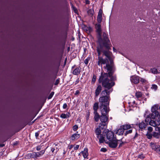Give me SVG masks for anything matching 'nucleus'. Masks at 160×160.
<instances>
[{"label":"nucleus","instance_id":"nucleus-1","mask_svg":"<svg viewBox=\"0 0 160 160\" xmlns=\"http://www.w3.org/2000/svg\"><path fill=\"white\" fill-rule=\"evenodd\" d=\"M104 68L107 70V73H101L98 80L99 83H102L103 87L108 89L111 88L115 85L113 82L110 80V78L112 75L114 71L112 66L110 65L107 64Z\"/></svg>","mask_w":160,"mask_h":160},{"label":"nucleus","instance_id":"nucleus-2","mask_svg":"<svg viewBox=\"0 0 160 160\" xmlns=\"http://www.w3.org/2000/svg\"><path fill=\"white\" fill-rule=\"evenodd\" d=\"M109 109H105V108L101 109L102 115L100 116V120L101 122L100 125L104 126V127H107V125L108 123V116L107 115L108 114Z\"/></svg>","mask_w":160,"mask_h":160},{"label":"nucleus","instance_id":"nucleus-3","mask_svg":"<svg viewBox=\"0 0 160 160\" xmlns=\"http://www.w3.org/2000/svg\"><path fill=\"white\" fill-rule=\"evenodd\" d=\"M109 96L107 95H103L100 97L99 101L101 104L100 106L101 109H102V108H105V109H109L108 107L109 104Z\"/></svg>","mask_w":160,"mask_h":160},{"label":"nucleus","instance_id":"nucleus-4","mask_svg":"<svg viewBox=\"0 0 160 160\" xmlns=\"http://www.w3.org/2000/svg\"><path fill=\"white\" fill-rule=\"evenodd\" d=\"M108 35L105 32L103 33V39L102 38V41L100 42L98 41L100 44H102L103 46L108 49H111L112 46L110 41L108 37Z\"/></svg>","mask_w":160,"mask_h":160},{"label":"nucleus","instance_id":"nucleus-5","mask_svg":"<svg viewBox=\"0 0 160 160\" xmlns=\"http://www.w3.org/2000/svg\"><path fill=\"white\" fill-rule=\"evenodd\" d=\"M107 49V50H104V47L102 45H100L97 47V50L98 56H100L101 53L102 52L103 55L106 56L109 60H110L112 53L109 51V49H107Z\"/></svg>","mask_w":160,"mask_h":160},{"label":"nucleus","instance_id":"nucleus-6","mask_svg":"<svg viewBox=\"0 0 160 160\" xmlns=\"http://www.w3.org/2000/svg\"><path fill=\"white\" fill-rule=\"evenodd\" d=\"M158 105H155L151 108L152 113L150 114L151 118L155 119L156 118L158 117L159 115L158 112Z\"/></svg>","mask_w":160,"mask_h":160},{"label":"nucleus","instance_id":"nucleus-7","mask_svg":"<svg viewBox=\"0 0 160 160\" xmlns=\"http://www.w3.org/2000/svg\"><path fill=\"white\" fill-rule=\"evenodd\" d=\"M110 142L109 143V145L110 147L112 148H115L118 145V143H120L119 147H120L124 144L123 142L120 140H117L115 139L113 140L109 141Z\"/></svg>","mask_w":160,"mask_h":160},{"label":"nucleus","instance_id":"nucleus-8","mask_svg":"<svg viewBox=\"0 0 160 160\" xmlns=\"http://www.w3.org/2000/svg\"><path fill=\"white\" fill-rule=\"evenodd\" d=\"M101 27V25L100 23H98L95 25V28L98 34V40L100 42L102 40L101 38L102 29Z\"/></svg>","mask_w":160,"mask_h":160},{"label":"nucleus","instance_id":"nucleus-9","mask_svg":"<svg viewBox=\"0 0 160 160\" xmlns=\"http://www.w3.org/2000/svg\"><path fill=\"white\" fill-rule=\"evenodd\" d=\"M60 145L58 143L52 144L51 147V151L54 154H56L60 148Z\"/></svg>","mask_w":160,"mask_h":160},{"label":"nucleus","instance_id":"nucleus-10","mask_svg":"<svg viewBox=\"0 0 160 160\" xmlns=\"http://www.w3.org/2000/svg\"><path fill=\"white\" fill-rule=\"evenodd\" d=\"M150 146L153 150L160 154V146L159 145L156 143L151 142Z\"/></svg>","mask_w":160,"mask_h":160},{"label":"nucleus","instance_id":"nucleus-11","mask_svg":"<svg viewBox=\"0 0 160 160\" xmlns=\"http://www.w3.org/2000/svg\"><path fill=\"white\" fill-rule=\"evenodd\" d=\"M98 65L99 66H101V67L102 65V64H106V66L107 64L109 65L108 64V60L107 59H104L102 58V57H100V56H98Z\"/></svg>","mask_w":160,"mask_h":160},{"label":"nucleus","instance_id":"nucleus-12","mask_svg":"<svg viewBox=\"0 0 160 160\" xmlns=\"http://www.w3.org/2000/svg\"><path fill=\"white\" fill-rule=\"evenodd\" d=\"M107 138L109 141H112L116 139V138L114 137L113 132L111 131H109L108 132L107 134Z\"/></svg>","mask_w":160,"mask_h":160},{"label":"nucleus","instance_id":"nucleus-13","mask_svg":"<svg viewBox=\"0 0 160 160\" xmlns=\"http://www.w3.org/2000/svg\"><path fill=\"white\" fill-rule=\"evenodd\" d=\"M130 81L132 83L137 84L139 82L140 78L137 76H132L130 77Z\"/></svg>","mask_w":160,"mask_h":160},{"label":"nucleus","instance_id":"nucleus-14","mask_svg":"<svg viewBox=\"0 0 160 160\" xmlns=\"http://www.w3.org/2000/svg\"><path fill=\"white\" fill-rule=\"evenodd\" d=\"M149 124L151 126L155 127L160 125V122L158 120H150L149 122Z\"/></svg>","mask_w":160,"mask_h":160},{"label":"nucleus","instance_id":"nucleus-15","mask_svg":"<svg viewBox=\"0 0 160 160\" xmlns=\"http://www.w3.org/2000/svg\"><path fill=\"white\" fill-rule=\"evenodd\" d=\"M106 128V127H104V126L99 124V127L97 128L95 130V132L97 135L98 136L99 135H101V129H102Z\"/></svg>","mask_w":160,"mask_h":160},{"label":"nucleus","instance_id":"nucleus-16","mask_svg":"<svg viewBox=\"0 0 160 160\" xmlns=\"http://www.w3.org/2000/svg\"><path fill=\"white\" fill-rule=\"evenodd\" d=\"M88 150L87 148H84L83 151H82L81 153L82 155L83 158H88Z\"/></svg>","mask_w":160,"mask_h":160},{"label":"nucleus","instance_id":"nucleus-17","mask_svg":"<svg viewBox=\"0 0 160 160\" xmlns=\"http://www.w3.org/2000/svg\"><path fill=\"white\" fill-rule=\"evenodd\" d=\"M102 90V87L101 85H98L95 91V96L96 97H98L101 92Z\"/></svg>","mask_w":160,"mask_h":160},{"label":"nucleus","instance_id":"nucleus-18","mask_svg":"<svg viewBox=\"0 0 160 160\" xmlns=\"http://www.w3.org/2000/svg\"><path fill=\"white\" fill-rule=\"evenodd\" d=\"M102 11L100 10L97 16V21L98 23H100L102 21Z\"/></svg>","mask_w":160,"mask_h":160},{"label":"nucleus","instance_id":"nucleus-19","mask_svg":"<svg viewBox=\"0 0 160 160\" xmlns=\"http://www.w3.org/2000/svg\"><path fill=\"white\" fill-rule=\"evenodd\" d=\"M45 150H42L40 152H35V158H37L42 156L44 153Z\"/></svg>","mask_w":160,"mask_h":160},{"label":"nucleus","instance_id":"nucleus-20","mask_svg":"<svg viewBox=\"0 0 160 160\" xmlns=\"http://www.w3.org/2000/svg\"><path fill=\"white\" fill-rule=\"evenodd\" d=\"M97 138L99 140V142L100 143H103L104 141V135L101 134L97 136Z\"/></svg>","mask_w":160,"mask_h":160},{"label":"nucleus","instance_id":"nucleus-21","mask_svg":"<svg viewBox=\"0 0 160 160\" xmlns=\"http://www.w3.org/2000/svg\"><path fill=\"white\" fill-rule=\"evenodd\" d=\"M121 127H122L123 128L124 130H127L133 128V124H126L121 126Z\"/></svg>","mask_w":160,"mask_h":160},{"label":"nucleus","instance_id":"nucleus-22","mask_svg":"<svg viewBox=\"0 0 160 160\" xmlns=\"http://www.w3.org/2000/svg\"><path fill=\"white\" fill-rule=\"evenodd\" d=\"M144 117L146 118L145 121L146 122H148L150 119L151 118L150 114L148 113V112H146L144 115Z\"/></svg>","mask_w":160,"mask_h":160},{"label":"nucleus","instance_id":"nucleus-23","mask_svg":"<svg viewBox=\"0 0 160 160\" xmlns=\"http://www.w3.org/2000/svg\"><path fill=\"white\" fill-rule=\"evenodd\" d=\"M151 72L154 74H156L160 72V67H158L157 69L155 68H151Z\"/></svg>","mask_w":160,"mask_h":160},{"label":"nucleus","instance_id":"nucleus-24","mask_svg":"<svg viewBox=\"0 0 160 160\" xmlns=\"http://www.w3.org/2000/svg\"><path fill=\"white\" fill-rule=\"evenodd\" d=\"M35 152L28 153L26 156V158L27 159H30L31 158H35Z\"/></svg>","mask_w":160,"mask_h":160},{"label":"nucleus","instance_id":"nucleus-25","mask_svg":"<svg viewBox=\"0 0 160 160\" xmlns=\"http://www.w3.org/2000/svg\"><path fill=\"white\" fill-rule=\"evenodd\" d=\"M112 90L105 89L102 91L101 94L102 95L109 96V94L112 92Z\"/></svg>","mask_w":160,"mask_h":160},{"label":"nucleus","instance_id":"nucleus-26","mask_svg":"<svg viewBox=\"0 0 160 160\" xmlns=\"http://www.w3.org/2000/svg\"><path fill=\"white\" fill-rule=\"evenodd\" d=\"M81 72V68L78 67L75 69L73 71L72 73L75 75H78Z\"/></svg>","mask_w":160,"mask_h":160},{"label":"nucleus","instance_id":"nucleus-27","mask_svg":"<svg viewBox=\"0 0 160 160\" xmlns=\"http://www.w3.org/2000/svg\"><path fill=\"white\" fill-rule=\"evenodd\" d=\"M124 130L123 128L121 127V126L120 127V128L119 129H118L117 131L116 132V134L120 135H122L124 132Z\"/></svg>","mask_w":160,"mask_h":160},{"label":"nucleus","instance_id":"nucleus-28","mask_svg":"<svg viewBox=\"0 0 160 160\" xmlns=\"http://www.w3.org/2000/svg\"><path fill=\"white\" fill-rule=\"evenodd\" d=\"M147 124L144 122H142L139 124V127L140 129L142 130L145 129L146 128Z\"/></svg>","mask_w":160,"mask_h":160},{"label":"nucleus","instance_id":"nucleus-29","mask_svg":"<svg viewBox=\"0 0 160 160\" xmlns=\"http://www.w3.org/2000/svg\"><path fill=\"white\" fill-rule=\"evenodd\" d=\"M94 118L96 122H97L98 121L99 119H100V117L98 113L97 112H94Z\"/></svg>","mask_w":160,"mask_h":160},{"label":"nucleus","instance_id":"nucleus-30","mask_svg":"<svg viewBox=\"0 0 160 160\" xmlns=\"http://www.w3.org/2000/svg\"><path fill=\"white\" fill-rule=\"evenodd\" d=\"M80 134L75 133L72 135L71 138L72 140L77 139L80 137Z\"/></svg>","mask_w":160,"mask_h":160},{"label":"nucleus","instance_id":"nucleus-31","mask_svg":"<svg viewBox=\"0 0 160 160\" xmlns=\"http://www.w3.org/2000/svg\"><path fill=\"white\" fill-rule=\"evenodd\" d=\"M98 108V102H95L94 103L93 106L94 112H97V110Z\"/></svg>","mask_w":160,"mask_h":160},{"label":"nucleus","instance_id":"nucleus-32","mask_svg":"<svg viewBox=\"0 0 160 160\" xmlns=\"http://www.w3.org/2000/svg\"><path fill=\"white\" fill-rule=\"evenodd\" d=\"M135 96L137 98H139L142 97V94L140 92H137L135 93Z\"/></svg>","mask_w":160,"mask_h":160},{"label":"nucleus","instance_id":"nucleus-33","mask_svg":"<svg viewBox=\"0 0 160 160\" xmlns=\"http://www.w3.org/2000/svg\"><path fill=\"white\" fill-rule=\"evenodd\" d=\"M88 15L91 16H92L94 13V11L93 9H90L88 11Z\"/></svg>","mask_w":160,"mask_h":160},{"label":"nucleus","instance_id":"nucleus-34","mask_svg":"<svg viewBox=\"0 0 160 160\" xmlns=\"http://www.w3.org/2000/svg\"><path fill=\"white\" fill-rule=\"evenodd\" d=\"M152 135L154 137L156 138H160V134L158 132H154Z\"/></svg>","mask_w":160,"mask_h":160},{"label":"nucleus","instance_id":"nucleus-35","mask_svg":"<svg viewBox=\"0 0 160 160\" xmlns=\"http://www.w3.org/2000/svg\"><path fill=\"white\" fill-rule=\"evenodd\" d=\"M91 56H89L86 59H85L84 61L85 64L86 65H87L89 61L91 60Z\"/></svg>","mask_w":160,"mask_h":160},{"label":"nucleus","instance_id":"nucleus-36","mask_svg":"<svg viewBox=\"0 0 160 160\" xmlns=\"http://www.w3.org/2000/svg\"><path fill=\"white\" fill-rule=\"evenodd\" d=\"M151 88L154 89L155 91L158 88V86L156 85L152 84L151 87Z\"/></svg>","mask_w":160,"mask_h":160},{"label":"nucleus","instance_id":"nucleus-37","mask_svg":"<svg viewBox=\"0 0 160 160\" xmlns=\"http://www.w3.org/2000/svg\"><path fill=\"white\" fill-rule=\"evenodd\" d=\"M147 138L149 139H151L152 137V135L150 133H149L148 132L146 135Z\"/></svg>","mask_w":160,"mask_h":160},{"label":"nucleus","instance_id":"nucleus-38","mask_svg":"<svg viewBox=\"0 0 160 160\" xmlns=\"http://www.w3.org/2000/svg\"><path fill=\"white\" fill-rule=\"evenodd\" d=\"M132 132V129H130L126 131L124 133V135L126 136L127 134L131 133Z\"/></svg>","mask_w":160,"mask_h":160},{"label":"nucleus","instance_id":"nucleus-39","mask_svg":"<svg viewBox=\"0 0 160 160\" xmlns=\"http://www.w3.org/2000/svg\"><path fill=\"white\" fill-rule=\"evenodd\" d=\"M60 117L62 118H67V115L65 113H62L60 115Z\"/></svg>","mask_w":160,"mask_h":160},{"label":"nucleus","instance_id":"nucleus-40","mask_svg":"<svg viewBox=\"0 0 160 160\" xmlns=\"http://www.w3.org/2000/svg\"><path fill=\"white\" fill-rule=\"evenodd\" d=\"M148 132L149 133L151 132L153 130V128L151 127H149L148 128Z\"/></svg>","mask_w":160,"mask_h":160},{"label":"nucleus","instance_id":"nucleus-41","mask_svg":"<svg viewBox=\"0 0 160 160\" xmlns=\"http://www.w3.org/2000/svg\"><path fill=\"white\" fill-rule=\"evenodd\" d=\"M110 80L112 81L113 82V81L115 80H116V77L112 76V75L110 77Z\"/></svg>","mask_w":160,"mask_h":160},{"label":"nucleus","instance_id":"nucleus-42","mask_svg":"<svg viewBox=\"0 0 160 160\" xmlns=\"http://www.w3.org/2000/svg\"><path fill=\"white\" fill-rule=\"evenodd\" d=\"M78 127L77 125H75L73 127V130L76 131L78 129Z\"/></svg>","mask_w":160,"mask_h":160},{"label":"nucleus","instance_id":"nucleus-43","mask_svg":"<svg viewBox=\"0 0 160 160\" xmlns=\"http://www.w3.org/2000/svg\"><path fill=\"white\" fill-rule=\"evenodd\" d=\"M107 151V149L105 148H102L100 149V151L103 152H105Z\"/></svg>","mask_w":160,"mask_h":160},{"label":"nucleus","instance_id":"nucleus-44","mask_svg":"<svg viewBox=\"0 0 160 160\" xmlns=\"http://www.w3.org/2000/svg\"><path fill=\"white\" fill-rule=\"evenodd\" d=\"M96 76L95 75H94L93 76V78H92V82H93V83H94L95 81H96Z\"/></svg>","mask_w":160,"mask_h":160},{"label":"nucleus","instance_id":"nucleus-45","mask_svg":"<svg viewBox=\"0 0 160 160\" xmlns=\"http://www.w3.org/2000/svg\"><path fill=\"white\" fill-rule=\"evenodd\" d=\"M140 81L142 83H145L146 82V79L143 78H141Z\"/></svg>","mask_w":160,"mask_h":160},{"label":"nucleus","instance_id":"nucleus-46","mask_svg":"<svg viewBox=\"0 0 160 160\" xmlns=\"http://www.w3.org/2000/svg\"><path fill=\"white\" fill-rule=\"evenodd\" d=\"M138 158H140L142 159V158H144V155L143 154H142L139 155L138 156Z\"/></svg>","mask_w":160,"mask_h":160},{"label":"nucleus","instance_id":"nucleus-47","mask_svg":"<svg viewBox=\"0 0 160 160\" xmlns=\"http://www.w3.org/2000/svg\"><path fill=\"white\" fill-rule=\"evenodd\" d=\"M39 132H36L35 133V136L36 137V138H37L38 137L39 135Z\"/></svg>","mask_w":160,"mask_h":160},{"label":"nucleus","instance_id":"nucleus-48","mask_svg":"<svg viewBox=\"0 0 160 160\" xmlns=\"http://www.w3.org/2000/svg\"><path fill=\"white\" fill-rule=\"evenodd\" d=\"M62 107L63 109H66L67 107V104L66 103H64Z\"/></svg>","mask_w":160,"mask_h":160},{"label":"nucleus","instance_id":"nucleus-49","mask_svg":"<svg viewBox=\"0 0 160 160\" xmlns=\"http://www.w3.org/2000/svg\"><path fill=\"white\" fill-rule=\"evenodd\" d=\"M79 147V145H76L75 147H74V149L75 150H77L78 149Z\"/></svg>","mask_w":160,"mask_h":160},{"label":"nucleus","instance_id":"nucleus-50","mask_svg":"<svg viewBox=\"0 0 160 160\" xmlns=\"http://www.w3.org/2000/svg\"><path fill=\"white\" fill-rule=\"evenodd\" d=\"M73 147V146L72 145H70L68 146V148L69 149H71Z\"/></svg>","mask_w":160,"mask_h":160},{"label":"nucleus","instance_id":"nucleus-51","mask_svg":"<svg viewBox=\"0 0 160 160\" xmlns=\"http://www.w3.org/2000/svg\"><path fill=\"white\" fill-rule=\"evenodd\" d=\"M59 82V80L57 79L56 81V82H55V85H58V84Z\"/></svg>","mask_w":160,"mask_h":160},{"label":"nucleus","instance_id":"nucleus-52","mask_svg":"<svg viewBox=\"0 0 160 160\" xmlns=\"http://www.w3.org/2000/svg\"><path fill=\"white\" fill-rule=\"evenodd\" d=\"M70 113L69 112H67L66 114V115H67V118H69L70 116Z\"/></svg>","mask_w":160,"mask_h":160},{"label":"nucleus","instance_id":"nucleus-53","mask_svg":"<svg viewBox=\"0 0 160 160\" xmlns=\"http://www.w3.org/2000/svg\"><path fill=\"white\" fill-rule=\"evenodd\" d=\"M79 93V92L78 90H77L75 93V95H77Z\"/></svg>","mask_w":160,"mask_h":160},{"label":"nucleus","instance_id":"nucleus-54","mask_svg":"<svg viewBox=\"0 0 160 160\" xmlns=\"http://www.w3.org/2000/svg\"><path fill=\"white\" fill-rule=\"evenodd\" d=\"M85 2L87 4H89L90 3V2L88 0H86Z\"/></svg>","mask_w":160,"mask_h":160},{"label":"nucleus","instance_id":"nucleus-55","mask_svg":"<svg viewBox=\"0 0 160 160\" xmlns=\"http://www.w3.org/2000/svg\"><path fill=\"white\" fill-rule=\"evenodd\" d=\"M138 133L137 132H136V133H135V136L134 137V138L135 139V138H136L137 137H138Z\"/></svg>","mask_w":160,"mask_h":160},{"label":"nucleus","instance_id":"nucleus-56","mask_svg":"<svg viewBox=\"0 0 160 160\" xmlns=\"http://www.w3.org/2000/svg\"><path fill=\"white\" fill-rule=\"evenodd\" d=\"M41 149V147L40 146L37 147V150L38 151H39Z\"/></svg>","mask_w":160,"mask_h":160},{"label":"nucleus","instance_id":"nucleus-57","mask_svg":"<svg viewBox=\"0 0 160 160\" xmlns=\"http://www.w3.org/2000/svg\"><path fill=\"white\" fill-rule=\"evenodd\" d=\"M66 151H65V150L64 149L63 150V156H64V155L66 154Z\"/></svg>","mask_w":160,"mask_h":160},{"label":"nucleus","instance_id":"nucleus-58","mask_svg":"<svg viewBox=\"0 0 160 160\" xmlns=\"http://www.w3.org/2000/svg\"><path fill=\"white\" fill-rule=\"evenodd\" d=\"M87 116H88L86 118L87 120H88V119L89 116V114H88Z\"/></svg>","mask_w":160,"mask_h":160},{"label":"nucleus","instance_id":"nucleus-59","mask_svg":"<svg viewBox=\"0 0 160 160\" xmlns=\"http://www.w3.org/2000/svg\"><path fill=\"white\" fill-rule=\"evenodd\" d=\"M73 9H74V11L75 12H76V11H77V9H76V8H73Z\"/></svg>","mask_w":160,"mask_h":160},{"label":"nucleus","instance_id":"nucleus-60","mask_svg":"<svg viewBox=\"0 0 160 160\" xmlns=\"http://www.w3.org/2000/svg\"><path fill=\"white\" fill-rule=\"evenodd\" d=\"M113 51H114V52H116V49L115 48H113Z\"/></svg>","mask_w":160,"mask_h":160},{"label":"nucleus","instance_id":"nucleus-61","mask_svg":"<svg viewBox=\"0 0 160 160\" xmlns=\"http://www.w3.org/2000/svg\"><path fill=\"white\" fill-rule=\"evenodd\" d=\"M158 131L159 132V133L160 134V127H158Z\"/></svg>","mask_w":160,"mask_h":160},{"label":"nucleus","instance_id":"nucleus-62","mask_svg":"<svg viewBox=\"0 0 160 160\" xmlns=\"http://www.w3.org/2000/svg\"><path fill=\"white\" fill-rule=\"evenodd\" d=\"M74 66H72V69L73 68H74Z\"/></svg>","mask_w":160,"mask_h":160},{"label":"nucleus","instance_id":"nucleus-63","mask_svg":"<svg viewBox=\"0 0 160 160\" xmlns=\"http://www.w3.org/2000/svg\"><path fill=\"white\" fill-rule=\"evenodd\" d=\"M53 93H54L53 92H52V93H51V94H52L53 95Z\"/></svg>","mask_w":160,"mask_h":160},{"label":"nucleus","instance_id":"nucleus-64","mask_svg":"<svg viewBox=\"0 0 160 160\" xmlns=\"http://www.w3.org/2000/svg\"><path fill=\"white\" fill-rule=\"evenodd\" d=\"M95 2H96V1H98V0H95Z\"/></svg>","mask_w":160,"mask_h":160}]
</instances>
